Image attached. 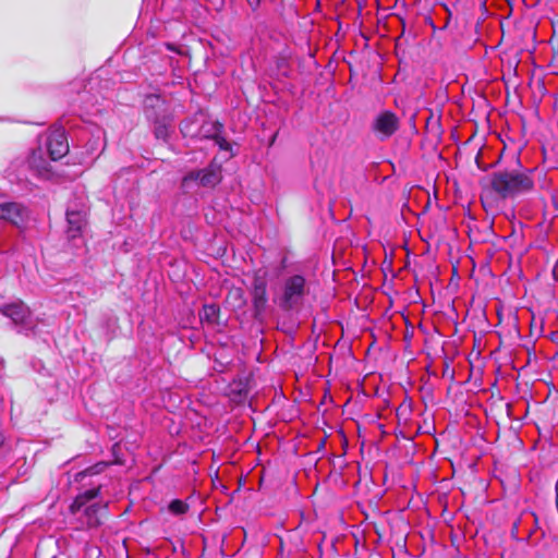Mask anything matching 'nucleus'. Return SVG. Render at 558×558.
<instances>
[{
	"instance_id": "1",
	"label": "nucleus",
	"mask_w": 558,
	"mask_h": 558,
	"mask_svg": "<svg viewBox=\"0 0 558 558\" xmlns=\"http://www.w3.org/2000/svg\"><path fill=\"white\" fill-rule=\"evenodd\" d=\"M534 168L523 166L520 153L512 156L510 163L480 180V201L486 213L498 209L501 203L531 194L535 190Z\"/></svg>"
},
{
	"instance_id": "2",
	"label": "nucleus",
	"mask_w": 558,
	"mask_h": 558,
	"mask_svg": "<svg viewBox=\"0 0 558 558\" xmlns=\"http://www.w3.org/2000/svg\"><path fill=\"white\" fill-rule=\"evenodd\" d=\"M306 292V279L302 275H293L284 280L279 307L290 312L303 300Z\"/></svg>"
},
{
	"instance_id": "3",
	"label": "nucleus",
	"mask_w": 558,
	"mask_h": 558,
	"mask_svg": "<svg viewBox=\"0 0 558 558\" xmlns=\"http://www.w3.org/2000/svg\"><path fill=\"white\" fill-rule=\"evenodd\" d=\"M253 317L260 320L268 305L267 280L258 272L254 274L250 289Z\"/></svg>"
},
{
	"instance_id": "4",
	"label": "nucleus",
	"mask_w": 558,
	"mask_h": 558,
	"mask_svg": "<svg viewBox=\"0 0 558 558\" xmlns=\"http://www.w3.org/2000/svg\"><path fill=\"white\" fill-rule=\"evenodd\" d=\"M400 128V120L397 114L390 110L379 112L373 123L372 131L381 140L391 137Z\"/></svg>"
},
{
	"instance_id": "5",
	"label": "nucleus",
	"mask_w": 558,
	"mask_h": 558,
	"mask_svg": "<svg viewBox=\"0 0 558 558\" xmlns=\"http://www.w3.org/2000/svg\"><path fill=\"white\" fill-rule=\"evenodd\" d=\"M221 166L214 161L204 169L189 172L183 178V182L198 181L204 187H215L221 182Z\"/></svg>"
},
{
	"instance_id": "6",
	"label": "nucleus",
	"mask_w": 558,
	"mask_h": 558,
	"mask_svg": "<svg viewBox=\"0 0 558 558\" xmlns=\"http://www.w3.org/2000/svg\"><path fill=\"white\" fill-rule=\"evenodd\" d=\"M29 218L28 208L22 203L5 202L0 204V220H4L15 226L23 228Z\"/></svg>"
},
{
	"instance_id": "7",
	"label": "nucleus",
	"mask_w": 558,
	"mask_h": 558,
	"mask_svg": "<svg viewBox=\"0 0 558 558\" xmlns=\"http://www.w3.org/2000/svg\"><path fill=\"white\" fill-rule=\"evenodd\" d=\"M47 149L53 161L62 159L69 153V143L63 130L57 129L50 132L47 138Z\"/></svg>"
},
{
	"instance_id": "8",
	"label": "nucleus",
	"mask_w": 558,
	"mask_h": 558,
	"mask_svg": "<svg viewBox=\"0 0 558 558\" xmlns=\"http://www.w3.org/2000/svg\"><path fill=\"white\" fill-rule=\"evenodd\" d=\"M0 313L10 318L15 325L25 324L29 316V310L23 302H14L0 306Z\"/></svg>"
},
{
	"instance_id": "9",
	"label": "nucleus",
	"mask_w": 558,
	"mask_h": 558,
	"mask_svg": "<svg viewBox=\"0 0 558 558\" xmlns=\"http://www.w3.org/2000/svg\"><path fill=\"white\" fill-rule=\"evenodd\" d=\"M68 229L66 233L70 239H76L82 235L83 229L86 226V213L81 210L66 211Z\"/></svg>"
},
{
	"instance_id": "10",
	"label": "nucleus",
	"mask_w": 558,
	"mask_h": 558,
	"mask_svg": "<svg viewBox=\"0 0 558 558\" xmlns=\"http://www.w3.org/2000/svg\"><path fill=\"white\" fill-rule=\"evenodd\" d=\"M203 135L208 138H213L216 144L222 150L230 149V144L227 140L221 135L223 131V124L219 121H211L202 126Z\"/></svg>"
},
{
	"instance_id": "11",
	"label": "nucleus",
	"mask_w": 558,
	"mask_h": 558,
	"mask_svg": "<svg viewBox=\"0 0 558 558\" xmlns=\"http://www.w3.org/2000/svg\"><path fill=\"white\" fill-rule=\"evenodd\" d=\"M27 165L28 168L38 177L41 178H49L50 177V167L46 159L44 158L43 150L40 148L35 149L31 153V155L27 158Z\"/></svg>"
},
{
	"instance_id": "12",
	"label": "nucleus",
	"mask_w": 558,
	"mask_h": 558,
	"mask_svg": "<svg viewBox=\"0 0 558 558\" xmlns=\"http://www.w3.org/2000/svg\"><path fill=\"white\" fill-rule=\"evenodd\" d=\"M250 393V388L246 379H235L229 385L228 396L230 400L236 404L244 403Z\"/></svg>"
},
{
	"instance_id": "13",
	"label": "nucleus",
	"mask_w": 558,
	"mask_h": 558,
	"mask_svg": "<svg viewBox=\"0 0 558 558\" xmlns=\"http://www.w3.org/2000/svg\"><path fill=\"white\" fill-rule=\"evenodd\" d=\"M425 132L430 141L440 142L442 135L440 116H435L432 110L425 119Z\"/></svg>"
},
{
	"instance_id": "14",
	"label": "nucleus",
	"mask_w": 558,
	"mask_h": 558,
	"mask_svg": "<svg viewBox=\"0 0 558 558\" xmlns=\"http://www.w3.org/2000/svg\"><path fill=\"white\" fill-rule=\"evenodd\" d=\"M225 304L232 311L242 310L246 305L244 291L240 287H231L225 299Z\"/></svg>"
},
{
	"instance_id": "15",
	"label": "nucleus",
	"mask_w": 558,
	"mask_h": 558,
	"mask_svg": "<svg viewBox=\"0 0 558 558\" xmlns=\"http://www.w3.org/2000/svg\"><path fill=\"white\" fill-rule=\"evenodd\" d=\"M107 514V506L94 504L85 508V515L87 525L90 527L99 526L102 523V518Z\"/></svg>"
},
{
	"instance_id": "16",
	"label": "nucleus",
	"mask_w": 558,
	"mask_h": 558,
	"mask_svg": "<svg viewBox=\"0 0 558 558\" xmlns=\"http://www.w3.org/2000/svg\"><path fill=\"white\" fill-rule=\"evenodd\" d=\"M220 312V307L217 304H205L199 312V318L202 322H206L209 325H219Z\"/></svg>"
},
{
	"instance_id": "17",
	"label": "nucleus",
	"mask_w": 558,
	"mask_h": 558,
	"mask_svg": "<svg viewBox=\"0 0 558 558\" xmlns=\"http://www.w3.org/2000/svg\"><path fill=\"white\" fill-rule=\"evenodd\" d=\"M168 508L171 513L180 515V514H184L187 512L189 505L186 502L182 501L181 499H173L169 504Z\"/></svg>"
},
{
	"instance_id": "18",
	"label": "nucleus",
	"mask_w": 558,
	"mask_h": 558,
	"mask_svg": "<svg viewBox=\"0 0 558 558\" xmlns=\"http://www.w3.org/2000/svg\"><path fill=\"white\" fill-rule=\"evenodd\" d=\"M502 155H504V151L500 154V156L498 157V159H497L494 163L482 167V166L480 165V156H481V151H478V154H477V156H476V163H477V167H478L480 169H482L483 171H487V170H488V169H490V168H495V167H497V166H499V165L501 163V161H502Z\"/></svg>"
},
{
	"instance_id": "19",
	"label": "nucleus",
	"mask_w": 558,
	"mask_h": 558,
	"mask_svg": "<svg viewBox=\"0 0 558 558\" xmlns=\"http://www.w3.org/2000/svg\"><path fill=\"white\" fill-rule=\"evenodd\" d=\"M99 493H100V487H95V488L85 490L84 493H82V495L85 498V500L89 501L92 499H95L99 495Z\"/></svg>"
},
{
	"instance_id": "20",
	"label": "nucleus",
	"mask_w": 558,
	"mask_h": 558,
	"mask_svg": "<svg viewBox=\"0 0 558 558\" xmlns=\"http://www.w3.org/2000/svg\"><path fill=\"white\" fill-rule=\"evenodd\" d=\"M155 135L157 138L165 140L168 136V128L165 124L157 125L155 129Z\"/></svg>"
},
{
	"instance_id": "21",
	"label": "nucleus",
	"mask_w": 558,
	"mask_h": 558,
	"mask_svg": "<svg viewBox=\"0 0 558 558\" xmlns=\"http://www.w3.org/2000/svg\"><path fill=\"white\" fill-rule=\"evenodd\" d=\"M107 465H108L107 463L95 464V466L86 470L85 472L88 474H96V473L102 471Z\"/></svg>"
},
{
	"instance_id": "22",
	"label": "nucleus",
	"mask_w": 558,
	"mask_h": 558,
	"mask_svg": "<svg viewBox=\"0 0 558 558\" xmlns=\"http://www.w3.org/2000/svg\"><path fill=\"white\" fill-rule=\"evenodd\" d=\"M82 507H83V505H81V499H77V498L75 497L74 501H73V502L71 504V506H70V511H71L72 513H76L77 511H80V510H81V508H82Z\"/></svg>"
},
{
	"instance_id": "23",
	"label": "nucleus",
	"mask_w": 558,
	"mask_h": 558,
	"mask_svg": "<svg viewBox=\"0 0 558 558\" xmlns=\"http://www.w3.org/2000/svg\"><path fill=\"white\" fill-rule=\"evenodd\" d=\"M248 3L252 10L255 11L259 7L260 0H248Z\"/></svg>"
},
{
	"instance_id": "24",
	"label": "nucleus",
	"mask_w": 558,
	"mask_h": 558,
	"mask_svg": "<svg viewBox=\"0 0 558 558\" xmlns=\"http://www.w3.org/2000/svg\"><path fill=\"white\" fill-rule=\"evenodd\" d=\"M445 9H446V11L448 13L447 20H446V24H445V26L447 27L449 25L450 20H451L452 13H451V11H450V9L448 7H445Z\"/></svg>"
},
{
	"instance_id": "25",
	"label": "nucleus",
	"mask_w": 558,
	"mask_h": 558,
	"mask_svg": "<svg viewBox=\"0 0 558 558\" xmlns=\"http://www.w3.org/2000/svg\"><path fill=\"white\" fill-rule=\"evenodd\" d=\"M415 118H416V113H413L410 118V124L412 126L413 130L416 131V126H415Z\"/></svg>"
},
{
	"instance_id": "26",
	"label": "nucleus",
	"mask_w": 558,
	"mask_h": 558,
	"mask_svg": "<svg viewBox=\"0 0 558 558\" xmlns=\"http://www.w3.org/2000/svg\"><path fill=\"white\" fill-rule=\"evenodd\" d=\"M518 527H519V522L518 521L513 522L512 529H511L512 535H515L518 533Z\"/></svg>"
},
{
	"instance_id": "27",
	"label": "nucleus",
	"mask_w": 558,
	"mask_h": 558,
	"mask_svg": "<svg viewBox=\"0 0 558 558\" xmlns=\"http://www.w3.org/2000/svg\"><path fill=\"white\" fill-rule=\"evenodd\" d=\"M76 498L81 499V505H83V507L86 505L87 500H85L82 494L77 495Z\"/></svg>"
},
{
	"instance_id": "28",
	"label": "nucleus",
	"mask_w": 558,
	"mask_h": 558,
	"mask_svg": "<svg viewBox=\"0 0 558 558\" xmlns=\"http://www.w3.org/2000/svg\"><path fill=\"white\" fill-rule=\"evenodd\" d=\"M4 442V437L3 435L0 433V447L3 445Z\"/></svg>"
},
{
	"instance_id": "29",
	"label": "nucleus",
	"mask_w": 558,
	"mask_h": 558,
	"mask_svg": "<svg viewBox=\"0 0 558 558\" xmlns=\"http://www.w3.org/2000/svg\"><path fill=\"white\" fill-rule=\"evenodd\" d=\"M444 374H449V365L447 364L445 369H444Z\"/></svg>"
},
{
	"instance_id": "30",
	"label": "nucleus",
	"mask_w": 558,
	"mask_h": 558,
	"mask_svg": "<svg viewBox=\"0 0 558 558\" xmlns=\"http://www.w3.org/2000/svg\"><path fill=\"white\" fill-rule=\"evenodd\" d=\"M403 36H404V31L401 33V36L398 38V40H400V38Z\"/></svg>"
},
{
	"instance_id": "31",
	"label": "nucleus",
	"mask_w": 558,
	"mask_h": 558,
	"mask_svg": "<svg viewBox=\"0 0 558 558\" xmlns=\"http://www.w3.org/2000/svg\"><path fill=\"white\" fill-rule=\"evenodd\" d=\"M453 371L450 372V378H453Z\"/></svg>"
},
{
	"instance_id": "32",
	"label": "nucleus",
	"mask_w": 558,
	"mask_h": 558,
	"mask_svg": "<svg viewBox=\"0 0 558 558\" xmlns=\"http://www.w3.org/2000/svg\"><path fill=\"white\" fill-rule=\"evenodd\" d=\"M36 558H41L40 554L37 551Z\"/></svg>"
}]
</instances>
